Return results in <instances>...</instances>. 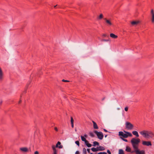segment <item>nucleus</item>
<instances>
[{"label": "nucleus", "instance_id": "34", "mask_svg": "<svg viewBox=\"0 0 154 154\" xmlns=\"http://www.w3.org/2000/svg\"><path fill=\"white\" fill-rule=\"evenodd\" d=\"M34 154H39V153L38 151H35L34 152Z\"/></svg>", "mask_w": 154, "mask_h": 154}, {"label": "nucleus", "instance_id": "26", "mask_svg": "<svg viewBox=\"0 0 154 154\" xmlns=\"http://www.w3.org/2000/svg\"><path fill=\"white\" fill-rule=\"evenodd\" d=\"M83 152L85 154H86V149L85 148H83Z\"/></svg>", "mask_w": 154, "mask_h": 154}, {"label": "nucleus", "instance_id": "10", "mask_svg": "<svg viewBox=\"0 0 154 154\" xmlns=\"http://www.w3.org/2000/svg\"><path fill=\"white\" fill-rule=\"evenodd\" d=\"M3 77L4 73L2 69L0 67V80H2Z\"/></svg>", "mask_w": 154, "mask_h": 154}, {"label": "nucleus", "instance_id": "18", "mask_svg": "<svg viewBox=\"0 0 154 154\" xmlns=\"http://www.w3.org/2000/svg\"><path fill=\"white\" fill-rule=\"evenodd\" d=\"M98 151H103L105 149V148L102 146H100L97 147Z\"/></svg>", "mask_w": 154, "mask_h": 154}, {"label": "nucleus", "instance_id": "39", "mask_svg": "<svg viewBox=\"0 0 154 154\" xmlns=\"http://www.w3.org/2000/svg\"><path fill=\"white\" fill-rule=\"evenodd\" d=\"M103 130L106 132H107V131L106 129H104Z\"/></svg>", "mask_w": 154, "mask_h": 154}, {"label": "nucleus", "instance_id": "37", "mask_svg": "<svg viewBox=\"0 0 154 154\" xmlns=\"http://www.w3.org/2000/svg\"><path fill=\"white\" fill-rule=\"evenodd\" d=\"M71 125V127L72 128H74V124H72Z\"/></svg>", "mask_w": 154, "mask_h": 154}, {"label": "nucleus", "instance_id": "43", "mask_svg": "<svg viewBox=\"0 0 154 154\" xmlns=\"http://www.w3.org/2000/svg\"><path fill=\"white\" fill-rule=\"evenodd\" d=\"M57 5H55L54 6V8H55V7Z\"/></svg>", "mask_w": 154, "mask_h": 154}, {"label": "nucleus", "instance_id": "1", "mask_svg": "<svg viewBox=\"0 0 154 154\" xmlns=\"http://www.w3.org/2000/svg\"><path fill=\"white\" fill-rule=\"evenodd\" d=\"M140 142V140L138 138H132L131 140V143L134 149V152L136 154H145L144 150H140L138 149L139 144Z\"/></svg>", "mask_w": 154, "mask_h": 154}, {"label": "nucleus", "instance_id": "11", "mask_svg": "<svg viewBox=\"0 0 154 154\" xmlns=\"http://www.w3.org/2000/svg\"><path fill=\"white\" fill-rule=\"evenodd\" d=\"M20 149L21 151L25 152H28V148L26 147H21Z\"/></svg>", "mask_w": 154, "mask_h": 154}, {"label": "nucleus", "instance_id": "23", "mask_svg": "<svg viewBox=\"0 0 154 154\" xmlns=\"http://www.w3.org/2000/svg\"><path fill=\"white\" fill-rule=\"evenodd\" d=\"M94 146H95L96 145H98L99 144V143L97 141H94L93 143Z\"/></svg>", "mask_w": 154, "mask_h": 154}, {"label": "nucleus", "instance_id": "30", "mask_svg": "<svg viewBox=\"0 0 154 154\" xmlns=\"http://www.w3.org/2000/svg\"><path fill=\"white\" fill-rule=\"evenodd\" d=\"M90 135L92 137H93L94 136V134L92 132L90 133Z\"/></svg>", "mask_w": 154, "mask_h": 154}, {"label": "nucleus", "instance_id": "9", "mask_svg": "<svg viewBox=\"0 0 154 154\" xmlns=\"http://www.w3.org/2000/svg\"><path fill=\"white\" fill-rule=\"evenodd\" d=\"M55 148H58L59 149H61L63 147V146L61 145V143L58 141L56 145Z\"/></svg>", "mask_w": 154, "mask_h": 154}, {"label": "nucleus", "instance_id": "8", "mask_svg": "<svg viewBox=\"0 0 154 154\" xmlns=\"http://www.w3.org/2000/svg\"><path fill=\"white\" fill-rule=\"evenodd\" d=\"M151 20L153 23H154V12L153 9L151 10Z\"/></svg>", "mask_w": 154, "mask_h": 154}, {"label": "nucleus", "instance_id": "13", "mask_svg": "<svg viewBox=\"0 0 154 154\" xmlns=\"http://www.w3.org/2000/svg\"><path fill=\"white\" fill-rule=\"evenodd\" d=\"M110 37L114 39H116L118 38V36L113 33H111L110 34Z\"/></svg>", "mask_w": 154, "mask_h": 154}, {"label": "nucleus", "instance_id": "15", "mask_svg": "<svg viewBox=\"0 0 154 154\" xmlns=\"http://www.w3.org/2000/svg\"><path fill=\"white\" fill-rule=\"evenodd\" d=\"M125 151L127 152H131V153H133V151L131 152V149L130 147L127 146L126 147Z\"/></svg>", "mask_w": 154, "mask_h": 154}, {"label": "nucleus", "instance_id": "33", "mask_svg": "<svg viewBox=\"0 0 154 154\" xmlns=\"http://www.w3.org/2000/svg\"><path fill=\"white\" fill-rule=\"evenodd\" d=\"M107 152L109 154H111V152H110V151L109 150H107Z\"/></svg>", "mask_w": 154, "mask_h": 154}, {"label": "nucleus", "instance_id": "45", "mask_svg": "<svg viewBox=\"0 0 154 154\" xmlns=\"http://www.w3.org/2000/svg\"><path fill=\"white\" fill-rule=\"evenodd\" d=\"M90 154H93L92 153H91Z\"/></svg>", "mask_w": 154, "mask_h": 154}, {"label": "nucleus", "instance_id": "31", "mask_svg": "<svg viewBox=\"0 0 154 154\" xmlns=\"http://www.w3.org/2000/svg\"><path fill=\"white\" fill-rule=\"evenodd\" d=\"M62 81L63 82H69V81H68V80H64V79H63L62 80Z\"/></svg>", "mask_w": 154, "mask_h": 154}, {"label": "nucleus", "instance_id": "32", "mask_svg": "<svg viewBox=\"0 0 154 154\" xmlns=\"http://www.w3.org/2000/svg\"><path fill=\"white\" fill-rule=\"evenodd\" d=\"M128 109V108L127 107H126L125 108V110L126 111H127Z\"/></svg>", "mask_w": 154, "mask_h": 154}, {"label": "nucleus", "instance_id": "2", "mask_svg": "<svg viewBox=\"0 0 154 154\" xmlns=\"http://www.w3.org/2000/svg\"><path fill=\"white\" fill-rule=\"evenodd\" d=\"M139 133L143 137L147 139L152 138L154 136L153 133L150 131L143 130L140 131Z\"/></svg>", "mask_w": 154, "mask_h": 154}, {"label": "nucleus", "instance_id": "3", "mask_svg": "<svg viewBox=\"0 0 154 154\" xmlns=\"http://www.w3.org/2000/svg\"><path fill=\"white\" fill-rule=\"evenodd\" d=\"M119 135L120 137H122L124 138H127L128 137H132V134L129 132L124 131L123 132L119 131Z\"/></svg>", "mask_w": 154, "mask_h": 154}, {"label": "nucleus", "instance_id": "35", "mask_svg": "<svg viewBox=\"0 0 154 154\" xmlns=\"http://www.w3.org/2000/svg\"><path fill=\"white\" fill-rule=\"evenodd\" d=\"M54 129L56 131H58V129L57 127H55Z\"/></svg>", "mask_w": 154, "mask_h": 154}, {"label": "nucleus", "instance_id": "19", "mask_svg": "<svg viewBox=\"0 0 154 154\" xmlns=\"http://www.w3.org/2000/svg\"><path fill=\"white\" fill-rule=\"evenodd\" d=\"M92 122L93 124L94 128V129H98V127L97 124L96 123V122L94 121H92Z\"/></svg>", "mask_w": 154, "mask_h": 154}, {"label": "nucleus", "instance_id": "20", "mask_svg": "<svg viewBox=\"0 0 154 154\" xmlns=\"http://www.w3.org/2000/svg\"><path fill=\"white\" fill-rule=\"evenodd\" d=\"M103 15L102 14H100L99 16H98L97 17V19L98 20H100L103 19Z\"/></svg>", "mask_w": 154, "mask_h": 154}, {"label": "nucleus", "instance_id": "40", "mask_svg": "<svg viewBox=\"0 0 154 154\" xmlns=\"http://www.w3.org/2000/svg\"><path fill=\"white\" fill-rule=\"evenodd\" d=\"M103 36L104 37H106V34H103Z\"/></svg>", "mask_w": 154, "mask_h": 154}, {"label": "nucleus", "instance_id": "42", "mask_svg": "<svg viewBox=\"0 0 154 154\" xmlns=\"http://www.w3.org/2000/svg\"><path fill=\"white\" fill-rule=\"evenodd\" d=\"M21 102V100H20L19 101V103H20Z\"/></svg>", "mask_w": 154, "mask_h": 154}, {"label": "nucleus", "instance_id": "29", "mask_svg": "<svg viewBox=\"0 0 154 154\" xmlns=\"http://www.w3.org/2000/svg\"><path fill=\"white\" fill-rule=\"evenodd\" d=\"M98 154H107L106 152H100L98 153Z\"/></svg>", "mask_w": 154, "mask_h": 154}, {"label": "nucleus", "instance_id": "44", "mask_svg": "<svg viewBox=\"0 0 154 154\" xmlns=\"http://www.w3.org/2000/svg\"><path fill=\"white\" fill-rule=\"evenodd\" d=\"M106 136H107V135H106V136H105V137H106Z\"/></svg>", "mask_w": 154, "mask_h": 154}, {"label": "nucleus", "instance_id": "24", "mask_svg": "<svg viewBox=\"0 0 154 154\" xmlns=\"http://www.w3.org/2000/svg\"><path fill=\"white\" fill-rule=\"evenodd\" d=\"M119 154H124L123 150L122 149H120L119 150Z\"/></svg>", "mask_w": 154, "mask_h": 154}, {"label": "nucleus", "instance_id": "36", "mask_svg": "<svg viewBox=\"0 0 154 154\" xmlns=\"http://www.w3.org/2000/svg\"><path fill=\"white\" fill-rule=\"evenodd\" d=\"M87 151L89 153H90V149H87Z\"/></svg>", "mask_w": 154, "mask_h": 154}, {"label": "nucleus", "instance_id": "28", "mask_svg": "<svg viewBox=\"0 0 154 154\" xmlns=\"http://www.w3.org/2000/svg\"><path fill=\"white\" fill-rule=\"evenodd\" d=\"M75 143L78 146H79V143L78 141H76L75 142Z\"/></svg>", "mask_w": 154, "mask_h": 154}, {"label": "nucleus", "instance_id": "41", "mask_svg": "<svg viewBox=\"0 0 154 154\" xmlns=\"http://www.w3.org/2000/svg\"><path fill=\"white\" fill-rule=\"evenodd\" d=\"M117 109L118 110H119V109H120V108H117Z\"/></svg>", "mask_w": 154, "mask_h": 154}, {"label": "nucleus", "instance_id": "22", "mask_svg": "<svg viewBox=\"0 0 154 154\" xmlns=\"http://www.w3.org/2000/svg\"><path fill=\"white\" fill-rule=\"evenodd\" d=\"M91 150L92 151L94 152H95L98 151L97 147V148L93 147L91 148Z\"/></svg>", "mask_w": 154, "mask_h": 154}, {"label": "nucleus", "instance_id": "38", "mask_svg": "<svg viewBox=\"0 0 154 154\" xmlns=\"http://www.w3.org/2000/svg\"><path fill=\"white\" fill-rule=\"evenodd\" d=\"M79 151H77L76 152H75V154H78L79 153Z\"/></svg>", "mask_w": 154, "mask_h": 154}, {"label": "nucleus", "instance_id": "25", "mask_svg": "<svg viewBox=\"0 0 154 154\" xmlns=\"http://www.w3.org/2000/svg\"><path fill=\"white\" fill-rule=\"evenodd\" d=\"M70 121L71 124H74V120L72 117H71V118Z\"/></svg>", "mask_w": 154, "mask_h": 154}, {"label": "nucleus", "instance_id": "4", "mask_svg": "<svg viewBox=\"0 0 154 154\" xmlns=\"http://www.w3.org/2000/svg\"><path fill=\"white\" fill-rule=\"evenodd\" d=\"M125 126L127 130H132L134 127V126L132 124L128 122H125Z\"/></svg>", "mask_w": 154, "mask_h": 154}, {"label": "nucleus", "instance_id": "7", "mask_svg": "<svg viewBox=\"0 0 154 154\" xmlns=\"http://www.w3.org/2000/svg\"><path fill=\"white\" fill-rule=\"evenodd\" d=\"M142 144L143 145L146 146H147L152 145L150 141H143L142 142Z\"/></svg>", "mask_w": 154, "mask_h": 154}, {"label": "nucleus", "instance_id": "21", "mask_svg": "<svg viewBox=\"0 0 154 154\" xmlns=\"http://www.w3.org/2000/svg\"><path fill=\"white\" fill-rule=\"evenodd\" d=\"M85 144L86 145V146L88 147H90L92 146V145L89 143L88 142V141H87V142L85 143Z\"/></svg>", "mask_w": 154, "mask_h": 154}, {"label": "nucleus", "instance_id": "27", "mask_svg": "<svg viewBox=\"0 0 154 154\" xmlns=\"http://www.w3.org/2000/svg\"><path fill=\"white\" fill-rule=\"evenodd\" d=\"M121 138L124 141L126 142H128V141L127 140L124 139V138H123L122 137H121Z\"/></svg>", "mask_w": 154, "mask_h": 154}, {"label": "nucleus", "instance_id": "14", "mask_svg": "<svg viewBox=\"0 0 154 154\" xmlns=\"http://www.w3.org/2000/svg\"><path fill=\"white\" fill-rule=\"evenodd\" d=\"M132 134L134 136H135L137 137H138L139 135L138 132L137 131H134L132 132Z\"/></svg>", "mask_w": 154, "mask_h": 154}, {"label": "nucleus", "instance_id": "12", "mask_svg": "<svg viewBox=\"0 0 154 154\" xmlns=\"http://www.w3.org/2000/svg\"><path fill=\"white\" fill-rule=\"evenodd\" d=\"M87 137V135L86 134H85L84 135V136H81V139H82V140L83 141H84L85 142V143L86 142H87V140L85 138V137Z\"/></svg>", "mask_w": 154, "mask_h": 154}, {"label": "nucleus", "instance_id": "5", "mask_svg": "<svg viewBox=\"0 0 154 154\" xmlns=\"http://www.w3.org/2000/svg\"><path fill=\"white\" fill-rule=\"evenodd\" d=\"M94 133L97 135L98 138L100 140L103 139V135L102 132H98L97 131H94Z\"/></svg>", "mask_w": 154, "mask_h": 154}, {"label": "nucleus", "instance_id": "6", "mask_svg": "<svg viewBox=\"0 0 154 154\" xmlns=\"http://www.w3.org/2000/svg\"><path fill=\"white\" fill-rule=\"evenodd\" d=\"M104 20L105 21L106 25L108 26H111L112 25V23L110 20L104 18Z\"/></svg>", "mask_w": 154, "mask_h": 154}, {"label": "nucleus", "instance_id": "17", "mask_svg": "<svg viewBox=\"0 0 154 154\" xmlns=\"http://www.w3.org/2000/svg\"><path fill=\"white\" fill-rule=\"evenodd\" d=\"M140 23L139 21H133L131 22V24L133 25H137Z\"/></svg>", "mask_w": 154, "mask_h": 154}, {"label": "nucleus", "instance_id": "16", "mask_svg": "<svg viewBox=\"0 0 154 154\" xmlns=\"http://www.w3.org/2000/svg\"><path fill=\"white\" fill-rule=\"evenodd\" d=\"M52 148L53 151V154H57V151L54 145L52 146Z\"/></svg>", "mask_w": 154, "mask_h": 154}]
</instances>
